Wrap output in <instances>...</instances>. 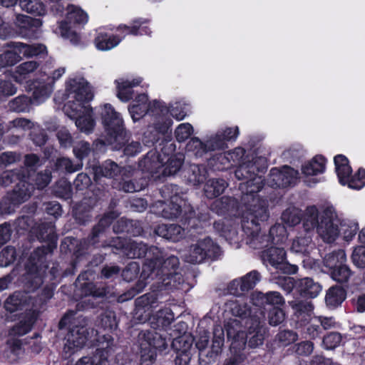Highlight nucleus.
I'll return each instance as SVG.
<instances>
[{
  "label": "nucleus",
  "instance_id": "obj_29",
  "mask_svg": "<svg viewBox=\"0 0 365 365\" xmlns=\"http://www.w3.org/2000/svg\"><path fill=\"white\" fill-rule=\"evenodd\" d=\"M247 344L250 349H256L263 344H230V356L225 360L224 365H241L246 359L245 349Z\"/></svg>",
  "mask_w": 365,
  "mask_h": 365
},
{
  "label": "nucleus",
  "instance_id": "obj_32",
  "mask_svg": "<svg viewBox=\"0 0 365 365\" xmlns=\"http://www.w3.org/2000/svg\"><path fill=\"white\" fill-rule=\"evenodd\" d=\"M36 317V310L30 309L21 318L19 322L11 329L9 334L14 336H20L27 334L31 329Z\"/></svg>",
  "mask_w": 365,
  "mask_h": 365
},
{
  "label": "nucleus",
  "instance_id": "obj_57",
  "mask_svg": "<svg viewBox=\"0 0 365 365\" xmlns=\"http://www.w3.org/2000/svg\"><path fill=\"white\" fill-rule=\"evenodd\" d=\"M351 189L360 190L365 185V170L359 168L354 174L346 180V185Z\"/></svg>",
  "mask_w": 365,
  "mask_h": 365
},
{
  "label": "nucleus",
  "instance_id": "obj_52",
  "mask_svg": "<svg viewBox=\"0 0 365 365\" xmlns=\"http://www.w3.org/2000/svg\"><path fill=\"white\" fill-rule=\"evenodd\" d=\"M187 151L196 157H202L208 153L205 140L201 141L198 138H192L186 146Z\"/></svg>",
  "mask_w": 365,
  "mask_h": 365
},
{
  "label": "nucleus",
  "instance_id": "obj_3",
  "mask_svg": "<svg viewBox=\"0 0 365 365\" xmlns=\"http://www.w3.org/2000/svg\"><path fill=\"white\" fill-rule=\"evenodd\" d=\"M68 101L65 105V113L76 119V127L85 133L93 132L96 125L93 109L88 104L93 95L88 83L80 76L70 78L66 83Z\"/></svg>",
  "mask_w": 365,
  "mask_h": 365
},
{
  "label": "nucleus",
  "instance_id": "obj_45",
  "mask_svg": "<svg viewBox=\"0 0 365 365\" xmlns=\"http://www.w3.org/2000/svg\"><path fill=\"white\" fill-rule=\"evenodd\" d=\"M24 344H5L3 357L9 363L16 362L24 354Z\"/></svg>",
  "mask_w": 365,
  "mask_h": 365
},
{
  "label": "nucleus",
  "instance_id": "obj_8",
  "mask_svg": "<svg viewBox=\"0 0 365 365\" xmlns=\"http://www.w3.org/2000/svg\"><path fill=\"white\" fill-rule=\"evenodd\" d=\"M100 115L104 133L98 142L103 145H113L115 149H120L125 142L126 131L123 119L109 103L101 106Z\"/></svg>",
  "mask_w": 365,
  "mask_h": 365
},
{
  "label": "nucleus",
  "instance_id": "obj_22",
  "mask_svg": "<svg viewBox=\"0 0 365 365\" xmlns=\"http://www.w3.org/2000/svg\"><path fill=\"white\" fill-rule=\"evenodd\" d=\"M153 107L160 108V102L154 101L153 103H149L147 95L143 93L135 98L128 110L133 120L135 122L143 118L148 112H153Z\"/></svg>",
  "mask_w": 365,
  "mask_h": 365
},
{
  "label": "nucleus",
  "instance_id": "obj_30",
  "mask_svg": "<svg viewBox=\"0 0 365 365\" xmlns=\"http://www.w3.org/2000/svg\"><path fill=\"white\" fill-rule=\"evenodd\" d=\"M155 232L157 235L173 242L180 241L185 235V230L174 224L159 225L155 227Z\"/></svg>",
  "mask_w": 365,
  "mask_h": 365
},
{
  "label": "nucleus",
  "instance_id": "obj_2",
  "mask_svg": "<svg viewBox=\"0 0 365 365\" xmlns=\"http://www.w3.org/2000/svg\"><path fill=\"white\" fill-rule=\"evenodd\" d=\"M304 225L307 230L316 228L319 236L328 243L334 242L340 234L346 241H350L359 229L356 220H341L332 205L324 206L320 210L314 205L307 207L304 210Z\"/></svg>",
  "mask_w": 365,
  "mask_h": 365
},
{
  "label": "nucleus",
  "instance_id": "obj_36",
  "mask_svg": "<svg viewBox=\"0 0 365 365\" xmlns=\"http://www.w3.org/2000/svg\"><path fill=\"white\" fill-rule=\"evenodd\" d=\"M162 123L160 120L155 125V126H150L148 130L144 133L145 143H152L157 141L159 139V134L167 133L172 125L170 119H162Z\"/></svg>",
  "mask_w": 365,
  "mask_h": 365
},
{
  "label": "nucleus",
  "instance_id": "obj_53",
  "mask_svg": "<svg viewBox=\"0 0 365 365\" xmlns=\"http://www.w3.org/2000/svg\"><path fill=\"white\" fill-rule=\"evenodd\" d=\"M303 217L304 215L302 217L300 210L294 207L287 208L282 215V220L289 226L299 224L301 220L303 221Z\"/></svg>",
  "mask_w": 365,
  "mask_h": 365
},
{
  "label": "nucleus",
  "instance_id": "obj_50",
  "mask_svg": "<svg viewBox=\"0 0 365 365\" xmlns=\"http://www.w3.org/2000/svg\"><path fill=\"white\" fill-rule=\"evenodd\" d=\"M21 8L30 14L43 16L46 14V8L39 0H20Z\"/></svg>",
  "mask_w": 365,
  "mask_h": 365
},
{
  "label": "nucleus",
  "instance_id": "obj_62",
  "mask_svg": "<svg viewBox=\"0 0 365 365\" xmlns=\"http://www.w3.org/2000/svg\"><path fill=\"white\" fill-rule=\"evenodd\" d=\"M25 171V168H21L18 170H6L4 172L0 177V185L5 187L9 185L14 181L20 179Z\"/></svg>",
  "mask_w": 365,
  "mask_h": 365
},
{
  "label": "nucleus",
  "instance_id": "obj_33",
  "mask_svg": "<svg viewBox=\"0 0 365 365\" xmlns=\"http://www.w3.org/2000/svg\"><path fill=\"white\" fill-rule=\"evenodd\" d=\"M122 38L118 36L110 35L102 31H98L94 40L97 49L108 51L115 47L121 41Z\"/></svg>",
  "mask_w": 365,
  "mask_h": 365
},
{
  "label": "nucleus",
  "instance_id": "obj_21",
  "mask_svg": "<svg viewBox=\"0 0 365 365\" xmlns=\"http://www.w3.org/2000/svg\"><path fill=\"white\" fill-rule=\"evenodd\" d=\"M304 217H303V222ZM316 228L312 230H307L303 224V231L304 234L300 232L298 236L293 239L290 247V250L292 252L299 255H307L314 248V243L312 241V236Z\"/></svg>",
  "mask_w": 365,
  "mask_h": 365
},
{
  "label": "nucleus",
  "instance_id": "obj_42",
  "mask_svg": "<svg viewBox=\"0 0 365 365\" xmlns=\"http://www.w3.org/2000/svg\"><path fill=\"white\" fill-rule=\"evenodd\" d=\"M345 298V290L342 287L335 285L328 289L325 301L327 306L335 308L340 305Z\"/></svg>",
  "mask_w": 365,
  "mask_h": 365
},
{
  "label": "nucleus",
  "instance_id": "obj_61",
  "mask_svg": "<svg viewBox=\"0 0 365 365\" xmlns=\"http://www.w3.org/2000/svg\"><path fill=\"white\" fill-rule=\"evenodd\" d=\"M56 33L64 38L69 39L73 43H76L79 41L78 36L71 29L67 21H61L56 29Z\"/></svg>",
  "mask_w": 365,
  "mask_h": 365
},
{
  "label": "nucleus",
  "instance_id": "obj_16",
  "mask_svg": "<svg viewBox=\"0 0 365 365\" xmlns=\"http://www.w3.org/2000/svg\"><path fill=\"white\" fill-rule=\"evenodd\" d=\"M298 172L289 166L270 170L267 184L272 187H284L291 185L297 179Z\"/></svg>",
  "mask_w": 365,
  "mask_h": 365
},
{
  "label": "nucleus",
  "instance_id": "obj_44",
  "mask_svg": "<svg viewBox=\"0 0 365 365\" xmlns=\"http://www.w3.org/2000/svg\"><path fill=\"white\" fill-rule=\"evenodd\" d=\"M105 351L96 350L92 356H83L75 364L72 361H68L66 365H108V359L104 358Z\"/></svg>",
  "mask_w": 365,
  "mask_h": 365
},
{
  "label": "nucleus",
  "instance_id": "obj_46",
  "mask_svg": "<svg viewBox=\"0 0 365 365\" xmlns=\"http://www.w3.org/2000/svg\"><path fill=\"white\" fill-rule=\"evenodd\" d=\"M253 322L250 327L249 341L250 342H262L267 339L268 336L267 329L260 322L252 319Z\"/></svg>",
  "mask_w": 365,
  "mask_h": 365
},
{
  "label": "nucleus",
  "instance_id": "obj_37",
  "mask_svg": "<svg viewBox=\"0 0 365 365\" xmlns=\"http://www.w3.org/2000/svg\"><path fill=\"white\" fill-rule=\"evenodd\" d=\"M334 164L339 181L340 184L345 185L346 180L352 173L349 160L344 155H338L334 158Z\"/></svg>",
  "mask_w": 365,
  "mask_h": 365
},
{
  "label": "nucleus",
  "instance_id": "obj_56",
  "mask_svg": "<svg viewBox=\"0 0 365 365\" xmlns=\"http://www.w3.org/2000/svg\"><path fill=\"white\" fill-rule=\"evenodd\" d=\"M116 217L117 215H115L114 212H110L106 214L103 217H102L100 220L98 225H96L93 230L92 236L90 239V243L93 245L96 244V241L95 238L98 237L104 228L109 226L112 222V220Z\"/></svg>",
  "mask_w": 365,
  "mask_h": 365
},
{
  "label": "nucleus",
  "instance_id": "obj_5",
  "mask_svg": "<svg viewBox=\"0 0 365 365\" xmlns=\"http://www.w3.org/2000/svg\"><path fill=\"white\" fill-rule=\"evenodd\" d=\"M162 257L159 259H154L155 269L148 276L143 277L136 284L137 292L143 291L144 287L150 282L149 279L156 282L152 285L153 292L170 290L178 288L180 283L181 275L175 271L179 265L178 258L171 255L166 257L162 250Z\"/></svg>",
  "mask_w": 365,
  "mask_h": 365
},
{
  "label": "nucleus",
  "instance_id": "obj_55",
  "mask_svg": "<svg viewBox=\"0 0 365 365\" xmlns=\"http://www.w3.org/2000/svg\"><path fill=\"white\" fill-rule=\"evenodd\" d=\"M329 272L331 279L339 283L347 282L352 275V272L350 268L345 264V263L337 267Z\"/></svg>",
  "mask_w": 365,
  "mask_h": 365
},
{
  "label": "nucleus",
  "instance_id": "obj_19",
  "mask_svg": "<svg viewBox=\"0 0 365 365\" xmlns=\"http://www.w3.org/2000/svg\"><path fill=\"white\" fill-rule=\"evenodd\" d=\"M95 179L97 180L101 177L113 178L118 175L122 176L124 180L130 176L131 168H120L115 162L108 160L102 165L93 168Z\"/></svg>",
  "mask_w": 365,
  "mask_h": 365
},
{
  "label": "nucleus",
  "instance_id": "obj_23",
  "mask_svg": "<svg viewBox=\"0 0 365 365\" xmlns=\"http://www.w3.org/2000/svg\"><path fill=\"white\" fill-rule=\"evenodd\" d=\"M245 150L242 148H236L232 151H229V161L230 166H232L237 163H240V165L236 170L243 164H252L255 165L256 169L255 170V175H261L266 170L265 160L263 158H255L252 160H244L243 157L245 155Z\"/></svg>",
  "mask_w": 365,
  "mask_h": 365
},
{
  "label": "nucleus",
  "instance_id": "obj_41",
  "mask_svg": "<svg viewBox=\"0 0 365 365\" xmlns=\"http://www.w3.org/2000/svg\"><path fill=\"white\" fill-rule=\"evenodd\" d=\"M227 187V182L223 179H210L204 187L205 195L207 198H215L220 195Z\"/></svg>",
  "mask_w": 365,
  "mask_h": 365
},
{
  "label": "nucleus",
  "instance_id": "obj_15",
  "mask_svg": "<svg viewBox=\"0 0 365 365\" xmlns=\"http://www.w3.org/2000/svg\"><path fill=\"white\" fill-rule=\"evenodd\" d=\"M18 34L22 38L35 39L41 34L42 21L24 14H19L16 19Z\"/></svg>",
  "mask_w": 365,
  "mask_h": 365
},
{
  "label": "nucleus",
  "instance_id": "obj_17",
  "mask_svg": "<svg viewBox=\"0 0 365 365\" xmlns=\"http://www.w3.org/2000/svg\"><path fill=\"white\" fill-rule=\"evenodd\" d=\"M284 245H271L265 249L262 254L264 264H269L276 269L283 270L287 266H290L286 260V251L283 247Z\"/></svg>",
  "mask_w": 365,
  "mask_h": 365
},
{
  "label": "nucleus",
  "instance_id": "obj_28",
  "mask_svg": "<svg viewBox=\"0 0 365 365\" xmlns=\"http://www.w3.org/2000/svg\"><path fill=\"white\" fill-rule=\"evenodd\" d=\"M140 78L128 80L123 78L115 81L117 89V97L123 102H127L133 98V88L141 83Z\"/></svg>",
  "mask_w": 365,
  "mask_h": 365
},
{
  "label": "nucleus",
  "instance_id": "obj_26",
  "mask_svg": "<svg viewBox=\"0 0 365 365\" xmlns=\"http://www.w3.org/2000/svg\"><path fill=\"white\" fill-rule=\"evenodd\" d=\"M288 303L293 309L294 315L298 322L306 324L311 319L314 307L310 301L296 297Z\"/></svg>",
  "mask_w": 365,
  "mask_h": 365
},
{
  "label": "nucleus",
  "instance_id": "obj_1",
  "mask_svg": "<svg viewBox=\"0 0 365 365\" xmlns=\"http://www.w3.org/2000/svg\"><path fill=\"white\" fill-rule=\"evenodd\" d=\"M256 167L252 164H243L235 172L238 180H246L240 185V189L244 193L242 200L245 210L242 215V229H257L260 222H264L269 217L268 201L260 197L257 193L264 185V179L261 175H255Z\"/></svg>",
  "mask_w": 365,
  "mask_h": 365
},
{
  "label": "nucleus",
  "instance_id": "obj_7",
  "mask_svg": "<svg viewBox=\"0 0 365 365\" xmlns=\"http://www.w3.org/2000/svg\"><path fill=\"white\" fill-rule=\"evenodd\" d=\"M108 246L122 250L123 253L128 258L146 257L143 265L140 279L143 277L152 274L155 269L154 259H159V257L163 256L162 250L157 247L152 246L148 248L145 243L127 240L120 237L113 239Z\"/></svg>",
  "mask_w": 365,
  "mask_h": 365
},
{
  "label": "nucleus",
  "instance_id": "obj_31",
  "mask_svg": "<svg viewBox=\"0 0 365 365\" xmlns=\"http://www.w3.org/2000/svg\"><path fill=\"white\" fill-rule=\"evenodd\" d=\"M7 46L17 51L21 57L31 58L46 53V46L40 43L29 45L21 42H11L8 43Z\"/></svg>",
  "mask_w": 365,
  "mask_h": 365
},
{
  "label": "nucleus",
  "instance_id": "obj_58",
  "mask_svg": "<svg viewBox=\"0 0 365 365\" xmlns=\"http://www.w3.org/2000/svg\"><path fill=\"white\" fill-rule=\"evenodd\" d=\"M21 60L17 51L11 48L0 54V69L8 66H11Z\"/></svg>",
  "mask_w": 365,
  "mask_h": 365
},
{
  "label": "nucleus",
  "instance_id": "obj_6",
  "mask_svg": "<svg viewBox=\"0 0 365 365\" xmlns=\"http://www.w3.org/2000/svg\"><path fill=\"white\" fill-rule=\"evenodd\" d=\"M173 145L170 144L163 147L160 153L149 151L139 162V168L143 172L149 173L154 180L160 179L161 176L175 175L182 165L183 157L180 154L170 156L168 152H173Z\"/></svg>",
  "mask_w": 365,
  "mask_h": 365
},
{
  "label": "nucleus",
  "instance_id": "obj_51",
  "mask_svg": "<svg viewBox=\"0 0 365 365\" xmlns=\"http://www.w3.org/2000/svg\"><path fill=\"white\" fill-rule=\"evenodd\" d=\"M235 205L236 202L234 199L229 197H222L215 200L211 207L212 210L215 211L218 215H224L233 209Z\"/></svg>",
  "mask_w": 365,
  "mask_h": 365
},
{
  "label": "nucleus",
  "instance_id": "obj_64",
  "mask_svg": "<svg viewBox=\"0 0 365 365\" xmlns=\"http://www.w3.org/2000/svg\"><path fill=\"white\" fill-rule=\"evenodd\" d=\"M351 261L359 268L365 267V246H358L354 248L351 255Z\"/></svg>",
  "mask_w": 365,
  "mask_h": 365
},
{
  "label": "nucleus",
  "instance_id": "obj_24",
  "mask_svg": "<svg viewBox=\"0 0 365 365\" xmlns=\"http://www.w3.org/2000/svg\"><path fill=\"white\" fill-rule=\"evenodd\" d=\"M53 87L42 76L34 80L30 85V90L32 91L31 100L33 103L39 104L44 102L49 98Z\"/></svg>",
  "mask_w": 365,
  "mask_h": 365
},
{
  "label": "nucleus",
  "instance_id": "obj_54",
  "mask_svg": "<svg viewBox=\"0 0 365 365\" xmlns=\"http://www.w3.org/2000/svg\"><path fill=\"white\" fill-rule=\"evenodd\" d=\"M230 312L235 317L246 318L250 316V307L245 302L240 301H233L227 304Z\"/></svg>",
  "mask_w": 365,
  "mask_h": 365
},
{
  "label": "nucleus",
  "instance_id": "obj_27",
  "mask_svg": "<svg viewBox=\"0 0 365 365\" xmlns=\"http://www.w3.org/2000/svg\"><path fill=\"white\" fill-rule=\"evenodd\" d=\"M105 349H98V351H105L104 358L108 359V365H128L131 359L130 354L124 351L116 352L118 344H106Z\"/></svg>",
  "mask_w": 365,
  "mask_h": 365
},
{
  "label": "nucleus",
  "instance_id": "obj_38",
  "mask_svg": "<svg viewBox=\"0 0 365 365\" xmlns=\"http://www.w3.org/2000/svg\"><path fill=\"white\" fill-rule=\"evenodd\" d=\"M207 175V171L204 165H190L187 171V178L192 185H199L204 182Z\"/></svg>",
  "mask_w": 365,
  "mask_h": 365
},
{
  "label": "nucleus",
  "instance_id": "obj_11",
  "mask_svg": "<svg viewBox=\"0 0 365 365\" xmlns=\"http://www.w3.org/2000/svg\"><path fill=\"white\" fill-rule=\"evenodd\" d=\"M46 251L44 248L36 249L30 256L26 265V286L31 290L39 287L43 283L47 266L44 264Z\"/></svg>",
  "mask_w": 365,
  "mask_h": 365
},
{
  "label": "nucleus",
  "instance_id": "obj_63",
  "mask_svg": "<svg viewBox=\"0 0 365 365\" xmlns=\"http://www.w3.org/2000/svg\"><path fill=\"white\" fill-rule=\"evenodd\" d=\"M31 103H33L31 98L26 96H20L12 100L9 106L16 112H25L29 110Z\"/></svg>",
  "mask_w": 365,
  "mask_h": 365
},
{
  "label": "nucleus",
  "instance_id": "obj_25",
  "mask_svg": "<svg viewBox=\"0 0 365 365\" xmlns=\"http://www.w3.org/2000/svg\"><path fill=\"white\" fill-rule=\"evenodd\" d=\"M139 344L140 346V365H152L156 360L158 353L165 354L169 348V344H161L159 346H155V344Z\"/></svg>",
  "mask_w": 365,
  "mask_h": 365
},
{
  "label": "nucleus",
  "instance_id": "obj_34",
  "mask_svg": "<svg viewBox=\"0 0 365 365\" xmlns=\"http://www.w3.org/2000/svg\"><path fill=\"white\" fill-rule=\"evenodd\" d=\"M326 160L321 155L314 157L302 166V173L305 176H314L323 173L325 170Z\"/></svg>",
  "mask_w": 365,
  "mask_h": 365
},
{
  "label": "nucleus",
  "instance_id": "obj_10",
  "mask_svg": "<svg viewBox=\"0 0 365 365\" xmlns=\"http://www.w3.org/2000/svg\"><path fill=\"white\" fill-rule=\"evenodd\" d=\"M220 246L210 237L197 240L182 254L183 259L190 264H200L206 259H215L221 255Z\"/></svg>",
  "mask_w": 365,
  "mask_h": 365
},
{
  "label": "nucleus",
  "instance_id": "obj_43",
  "mask_svg": "<svg viewBox=\"0 0 365 365\" xmlns=\"http://www.w3.org/2000/svg\"><path fill=\"white\" fill-rule=\"evenodd\" d=\"M38 67V63L34 61L22 63L16 68L13 78L16 82L23 83L26 81L27 76L34 72Z\"/></svg>",
  "mask_w": 365,
  "mask_h": 365
},
{
  "label": "nucleus",
  "instance_id": "obj_14",
  "mask_svg": "<svg viewBox=\"0 0 365 365\" xmlns=\"http://www.w3.org/2000/svg\"><path fill=\"white\" fill-rule=\"evenodd\" d=\"M238 135L239 128L236 126L222 128L207 135L205 140L208 152L225 149L227 147V141L235 140Z\"/></svg>",
  "mask_w": 365,
  "mask_h": 365
},
{
  "label": "nucleus",
  "instance_id": "obj_13",
  "mask_svg": "<svg viewBox=\"0 0 365 365\" xmlns=\"http://www.w3.org/2000/svg\"><path fill=\"white\" fill-rule=\"evenodd\" d=\"M76 311H68L59 322L61 329L68 324L72 327L68 334L67 342H76L82 339L86 332L87 320L81 316L76 317Z\"/></svg>",
  "mask_w": 365,
  "mask_h": 365
},
{
  "label": "nucleus",
  "instance_id": "obj_60",
  "mask_svg": "<svg viewBox=\"0 0 365 365\" xmlns=\"http://www.w3.org/2000/svg\"><path fill=\"white\" fill-rule=\"evenodd\" d=\"M242 287L245 292L252 289L256 284L261 280V274L257 270H252L240 277Z\"/></svg>",
  "mask_w": 365,
  "mask_h": 365
},
{
  "label": "nucleus",
  "instance_id": "obj_12",
  "mask_svg": "<svg viewBox=\"0 0 365 365\" xmlns=\"http://www.w3.org/2000/svg\"><path fill=\"white\" fill-rule=\"evenodd\" d=\"M178 187L173 185H165L160 190L162 197L170 198L169 204H165L163 201H158L155 203V207L162 208V210L158 211V213L160 214L163 217L173 219L178 217L181 213L182 200L178 195Z\"/></svg>",
  "mask_w": 365,
  "mask_h": 365
},
{
  "label": "nucleus",
  "instance_id": "obj_47",
  "mask_svg": "<svg viewBox=\"0 0 365 365\" xmlns=\"http://www.w3.org/2000/svg\"><path fill=\"white\" fill-rule=\"evenodd\" d=\"M187 325L185 322H180L175 326V328L170 334L172 337V342H193L195 339L190 333L186 331Z\"/></svg>",
  "mask_w": 365,
  "mask_h": 365
},
{
  "label": "nucleus",
  "instance_id": "obj_4",
  "mask_svg": "<svg viewBox=\"0 0 365 365\" xmlns=\"http://www.w3.org/2000/svg\"><path fill=\"white\" fill-rule=\"evenodd\" d=\"M153 292L145 294L135 300L137 319L140 322L149 321L153 328L142 331L138 334L139 341L144 342H159L166 341L165 330L174 319L169 308L160 309L152 315V311L158 306V295Z\"/></svg>",
  "mask_w": 365,
  "mask_h": 365
},
{
  "label": "nucleus",
  "instance_id": "obj_48",
  "mask_svg": "<svg viewBox=\"0 0 365 365\" xmlns=\"http://www.w3.org/2000/svg\"><path fill=\"white\" fill-rule=\"evenodd\" d=\"M68 21L70 23L85 24L88 22V16L81 8L75 6L69 5L67 7V16Z\"/></svg>",
  "mask_w": 365,
  "mask_h": 365
},
{
  "label": "nucleus",
  "instance_id": "obj_39",
  "mask_svg": "<svg viewBox=\"0 0 365 365\" xmlns=\"http://www.w3.org/2000/svg\"><path fill=\"white\" fill-rule=\"evenodd\" d=\"M346 262V255L343 250H338L325 255L324 266L330 272Z\"/></svg>",
  "mask_w": 365,
  "mask_h": 365
},
{
  "label": "nucleus",
  "instance_id": "obj_9",
  "mask_svg": "<svg viewBox=\"0 0 365 365\" xmlns=\"http://www.w3.org/2000/svg\"><path fill=\"white\" fill-rule=\"evenodd\" d=\"M260 228L242 229L247 235V244L254 249L267 248L271 245L285 244L287 240V232L285 227L281 224H276L269 230V235L260 233Z\"/></svg>",
  "mask_w": 365,
  "mask_h": 365
},
{
  "label": "nucleus",
  "instance_id": "obj_20",
  "mask_svg": "<svg viewBox=\"0 0 365 365\" xmlns=\"http://www.w3.org/2000/svg\"><path fill=\"white\" fill-rule=\"evenodd\" d=\"M19 182L15 187L10 199L14 205L21 204L26 201L34 190V185L31 182V175H26V172L18 180Z\"/></svg>",
  "mask_w": 365,
  "mask_h": 365
},
{
  "label": "nucleus",
  "instance_id": "obj_35",
  "mask_svg": "<svg viewBox=\"0 0 365 365\" xmlns=\"http://www.w3.org/2000/svg\"><path fill=\"white\" fill-rule=\"evenodd\" d=\"M299 294L306 297L314 298L322 291V287L312 279L306 277L300 279L297 284Z\"/></svg>",
  "mask_w": 365,
  "mask_h": 365
},
{
  "label": "nucleus",
  "instance_id": "obj_59",
  "mask_svg": "<svg viewBox=\"0 0 365 365\" xmlns=\"http://www.w3.org/2000/svg\"><path fill=\"white\" fill-rule=\"evenodd\" d=\"M53 192L58 197L69 199L72 195L71 185L66 180L61 179L56 183Z\"/></svg>",
  "mask_w": 365,
  "mask_h": 365
},
{
  "label": "nucleus",
  "instance_id": "obj_40",
  "mask_svg": "<svg viewBox=\"0 0 365 365\" xmlns=\"http://www.w3.org/2000/svg\"><path fill=\"white\" fill-rule=\"evenodd\" d=\"M182 349H179L181 344H169V346L173 349L176 354L175 358V365H188L191 359L190 349L193 344H182Z\"/></svg>",
  "mask_w": 365,
  "mask_h": 365
},
{
  "label": "nucleus",
  "instance_id": "obj_49",
  "mask_svg": "<svg viewBox=\"0 0 365 365\" xmlns=\"http://www.w3.org/2000/svg\"><path fill=\"white\" fill-rule=\"evenodd\" d=\"M118 31H123L125 32V35H150L151 31L147 26H143V22L139 20L134 21L133 25H120L118 28Z\"/></svg>",
  "mask_w": 365,
  "mask_h": 365
},
{
  "label": "nucleus",
  "instance_id": "obj_18",
  "mask_svg": "<svg viewBox=\"0 0 365 365\" xmlns=\"http://www.w3.org/2000/svg\"><path fill=\"white\" fill-rule=\"evenodd\" d=\"M36 306V301L27 292H15L4 303L5 309L10 312L23 309L29 312L30 309H34Z\"/></svg>",
  "mask_w": 365,
  "mask_h": 365
}]
</instances>
